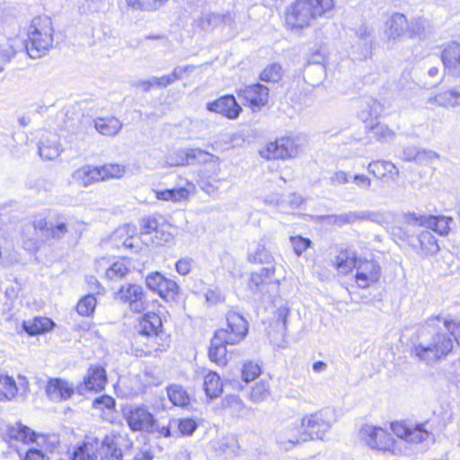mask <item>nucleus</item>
I'll return each instance as SVG.
<instances>
[{"label":"nucleus","mask_w":460,"mask_h":460,"mask_svg":"<svg viewBox=\"0 0 460 460\" xmlns=\"http://www.w3.org/2000/svg\"><path fill=\"white\" fill-rule=\"evenodd\" d=\"M460 344V322L439 315L430 317L420 330V341L411 348V355L427 365H432Z\"/></svg>","instance_id":"1"},{"label":"nucleus","mask_w":460,"mask_h":460,"mask_svg":"<svg viewBox=\"0 0 460 460\" xmlns=\"http://www.w3.org/2000/svg\"><path fill=\"white\" fill-rule=\"evenodd\" d=\"M226 323V328L215 332L208 349L210 360L219 366L226 364V345L239 343L248 332V323L239 313L228 312Z\"/></svg>","instance_id":"2"},{"label":"nucleus","mask_w":460,"mask_h":460,"mask_svg":"<svg viewBox=\"0 0 460 460\" xmlns=\"http://www.w3.org/2000/svg\"><path fill=\"white\" fill-rule=\"evenodd\" d=\"M333 5V0H297L287 9L286 23L292 30L302 29L311 20L331 11Z\"/></svg>","instance_id":"3"},{"label":"nucleus","mask_w":460,"mask_h":460,"mask_svg":"<svg viewBox=\"0 0 460 460\" xmlns=\"http://www.w3.org/2000/svg\"><path fill=\"white\" fill-rule=\"evenodd\" d=\"M53 24L49 16L42 15L32 19L28 29L27 54L31 58H39L53 46Z\"/></svg>","instance_id":"4"},{"label":"nucleus","mask_w":460,"mask_h":460,"mask_svg":"<svg viewBox=\"0 0 460 460\" xmlns=\"http://www.w3.org/2000/svg\"><path fill=\"white\" fill-rule=\"evenodd\" d=\"M334 420L333 411L330 408H325L314 413L305 415L300 420V425L304 429V436L305 438L323 440L325 434L330 431Z\"/></svg>","instance_id":"5"},{"label":"nucleus","mask_w":460,"mask_h":460,"mask_svg":"<svg viewBox=\"0 0 460 460\" xmlns=\"http://www.w3.org/2000/svg\"><path fill=\"white\" fill-rule=\"evenodd\" d=\"M302 141L301 135L280 137L269 143L261 155L269 160L292 158L301 150Z\"/></svg>","instance_id":"6"},{"label":"nucleus","mask_w":460,"mask_h":460,"mask_svg":"<svg viewBox=\"0 0 460 460\" xmlns=\"http://www.w3.org/2000/svg\"><path fill=\"white\" fill-rule=\"evenodd\" d=\"M115 299L128 305L134 313H142L147 309L149 300L144 288L137 284L122 285L115 293Z\"/></svg>","instance_id":"7"},{"label":"nucleus","mask_w":460,"mask_h":460,"mask_svg":"<svg viewBox=\"0 0 460 460\" xmlns=\"http://www.w3.org/2000/svg\"><path fill=\"white\" fill-rule=\"evenodd\" d=\"M52 221H48L44 217H35L31 222L23 225L22 229V240L23 248L29 252H36L42 242L39 232L45 237Z\"/></svg>","instance_id":"8"},{"label":"nucleus","mask_w":460,"mask_h":460,"mask_svg":"<svg viewBox=\"0 0 460 460\" xmlns=\"http://www.w3.org/2000/svg\"><path fill=\"white\" fill-rule=\"evenodd\" d=\"M124 417L132 431H154L155 416L144 404L129 406L124 411Z\"/></svg>","instance_id":"9"},{"label":"nucleus","mask_w":460,"mask_h":460,"mask_svg":"<svg viewBox=\"0 0 460 460\" xmlns=\"http://www.w3.org/2000/svg\"><path fill=\"white\" fill-rule=\"evenodd\" d=\"M430 215L408 212L402 215V225L395 226L392 228L394 237L406 242L415 236L418 233L417 227H426L429 226Z\"/></svg>","instance_id":"10"},{"label":"nucleus","mask_w":460,"mask_h":460,"mask_svg":"<svg viewBox=\"0 0 460 460\" xmlns=\"http://www.w3.org/2000/svg\"><path fill=\"white\" fill-rule=\"evenodd\" d=\"M146 285L165 301L175 300L179 293L178 284L158 271L151 272L146 277Z\"/></svg>","instance_id":"11"},{"label":"nucleus","mask_w":460,"mask_h":460,"mask_svg":"<svg viewBox=\"0 0 460 460\" xmlns=\"http://www.w3.org/2000/svg\"><path fill=\"white\" fill-rule=\"evenodd\" d=\"M243 105H248L253 111L268 103L269 88L260 83L245 85L236 91Z\"/></svg>","instance_id":"12"},{"label":"nucleus","mask_w":460,"mask_h":460,"mask_svg":"<svg viewBox=\"0 0 460 460\" xmlns=\"http://www.w3.org/2000/svg\"><path fill=\"white\" fill-rule=\"evenodd\" d=\"M359 435L372 449L386 451L391 450L394 446L392 435L379 427L365 425L360 429Z\"/></svg>","instance_id":"13"},{"label":"nucleus","mask_w":460,"mask_h":460,"mask_svg":"<svg viewBox=\"0 0 460 460\" xmlns=\"http://www.w3.org/2000/svg\"><path fill=\"white\" fill-rule=\"evenodd\" d=\"M355 269L356 283L359 288H367L379 280L381 268L375 261L358 260Z\"/></svg>","instance_id":"14"},{"label":"nucleus","mask_w":460,"mask_h":460,"mask_svg":"<svg viewBox=\"0 0 460 460\" xmlns=\"http://www.w3.org/2000/svg\"><path fill=\"white\" fill-rule=\"evenodd\" d=\"M324 55L320 49L311 54L305 66L304 78L311 85H319L325 77Z\"/></svg>","instance_id":"15"},{"label":"nucleus","mask_w":460,"mask_h":460,"mask_svg":"<svg viewBox=\"0 0 460 460\" xmlns=\"http://www.w3.org/2000/svg\"><path fill=\"white\" fill-rule=\"evenodd\" d=\"M107 383L106 370L99 365H92L87 370L84 382L77 386V392L83 394L86 391H101Z\"/></svg>","instance_id":"16"},{"label":"nucleus","mask_w":460,"mask_h":460,"mask_svg":"<svg viewBox=\"0 0 460 460\" xmlns=\"http://www.w3.org/2000/svg\"><path fill=\"white\" fill-rule=\"evenodd\" d=\"M300 422L292 423L279 429L276 434V441L286 451L292 449L300 442L307 440L301 431Z\"/></svg>","instance_id":"17"},{"label":"nucleus","mask_w":460,"mask_h":460,"mask_svg":"<svg viewBox=\"0 0 460 460\" xmlns=\"http://www.w3.org/2000/svg\"><path fill=\"white\" fill-rule=\"evenodd\" d=\"M6 437L10 440L22 441L25 444L30 442H35L38 446H41L46 449H52V447L44 446L47 441V436L39 435L37 436L34 431L31 430L28 427L16 423L15 425L8 426L5 430Z\"/></svg>","instance_id":"18"},{"label":"nucleus","mask_w":460,"mask_h":460,"mask_svg":"<svg viewBox=\"0 0 460 460\" xmlns=\"http://www.w3.org/2000/svg\"><path fill=\"white\" fill-rule=\"evenodd\" d=\"M136 339H152L159 336V334L163 332V323L161 317L155 313L145 314L136 326Z\"/></svg>","instance_id":"19"},{"label":"nucleus","mask_w":460,"mask_h":460,"mask_svg":"<svg viewBox=\"0 0 460 460\" xmlns=\"http://www.w3.org/2000/svg\"><path fill=\"white\" fill-rule=\"evenodd\" d=\"M207 109L209 111L222 114L230 119H236L243 111L234 96L231 94L224 95L211 102H208Z\"/></svg>","instance_id":"20"},{"label":"nucleus","mask_w":460,"mask_h":460,"mask_svg":"<svg viewBox=\"0 0 460 460\" xmlns=\"http://www.w3.org/2000/svg\"><path fill=\"white\" fill-rule=\"evenodd\" d=\"M441 60L448 74L460 78V43L452 41L447 44L441 53Z\"/></svg>","instance_id":"21"},{"label":"nucleus","mask_w":460,"mask_h":460,"mask_svg":"<svg viewBox=\"0 0 460 460\" xmlns=\"http://www.w3.org/2000/svg\"><path fill=\"white\" fill-rule=\"evenodd\" d=\"M75 387L62 378H50L46 385L48 397L54 402L66 401L72 397Z\"/></svg>","instance_id":"22"},{"label":"nucleus","mask_w":460,"mask_h":460,"mask_svg":"<svg viewBox=\"0 0 460 460\" xmlns=\"http://www.w3.org/2000/svg\"><path fill=\"white\" fill-rule=\"evenodd\" d=\"M413 249L420 248L425 256L436 254L439 246L436 237L429 230H421L406 241Z\"/></svg>","instance_id":"23"},{"label":"nucleus","mask_w":460,"mask_h":460,"mask_svg":"<svg viewBox=\"0 0 460 460\" xmlns=\"http://www.w3.org/2000/svg\"><path fill=\"white\" fill-rule=\"evenodd\" d=\"M358 116L362 121L378 118L384 111V105L372 96H363L358 101Z\"/></svg>","instance_id":"24"},{"label":"nucleus","mask_w":460,"mask_h":460,"mask_svg":"<svg viewBox=\"0 0 460 460\" xmlns=\"http://www.w3.org/2000/svg\"><path fill=\"white\" fill-rule=\"evenodd\" d=\"M56 326L55 322L44 316H35L32 319L22 321V331L29 336H36L49 332Z\"/></svg>","instance_id":"25"},{"label":"nucleus","mask_w":460,"mask_h":460,"mask_svg":"<svg viewBox=\"0 0 460 460\" xmlns=\"http://www.w3.org/2000/svg\"><path fill=\"white\" fill-rule=\"evenodd\" d=\"M274 267L261 268L259 272H252L250 278L249 288L254 293L266 292V287L273 283Z\"/></svg>","instance_id":"26"},{"label":"nucleus","mask_w":460,"mask_h":460,"mask_svg":"<svg viewBox=\"0 0 460 460\" xmlns=\"http://www.w3.org/2000/svg\"><path fill=\"white\" fill-rule=\"evenodd\" d=\"M367 170L378 179H390L394 181L399 177V170L389 161L376 160L368 164Z\"/></svg>","instance_id":"27"},{"label":"nucleus","mask_w":460,"mask_h":460,"mask_svg":"<svg viewBox=\"0 0 460 460\" xmlns=\"http://www.w3.org/2000/svg\"><path fill=\"white\" fill-rule=\"evenodd\" d=\"M22 47V41L19 38L0 34V64L10 63Z\"/></svg>","instance_id":"28"},{"label":"nucleus","mask_w":460,"mask_h":460,"mask_svg":"<svg viewBox=\"0 0 460 460\" xmlns=\"http://www.w3.org/2000/svg\"><path fill=\"white\" fill-rule=\"evenodd\" d=\"M61 145L58 136L49 134V136L42 137L39 144V154L46 160H54L61 153Z\"/></svg>","instance_id":"29"},{"label":"nucleus","mask_w":460,"mask_h":460,"mask_svg":"<svg viewBox=\"0 0 460 460\" xmlns=\"http://www.w3.org/2000/svg\"><path fill=\"white\" fill-rule=\"evenodd\" d=\"M101 172L98 166L84 165L73 173V179L83 187H88L93 183L101 181Z\"/></svg>","instance_id":"30"},{"label":"nucleus","mask_w":460,"mask_h":460,"mask_svg":"<svg viewBox=\"0 0 460 460\" xmlns=\"http://www.w3.org/2000/svg\"><path fill=\"white\" fill-rule=\"evenodd\" d=\"M427 104L448 108L456 107L460 104V91L457 89H450L441 92L427 100Z\"/></svg>","instance_id":"31"},{"label":"nucleus","mask_w":460,"mask_h":460,"mask_svg":"<svg viewBox=\"0 0 460 460\" xmlns=\"http://www.w3.org/2000/svg\"><path fill=\"white\" fill-rule=\"evenodd\" d=\"M408 21L404 14L394 13L386 22V34L390 39H396L407 32Z\"/></svg>","instance_id":"32"},{"label":"nucleus","mask_w":460,"mask_h":460,"mask_svg":"<svg viewBox=\"0 0 460 460\" xmlns=\"http://www.w3.org/2000/svg\"><path fill=\"white\" fill-rule=\"evenodd\" d=\"M187 186L173 188V189H166L164 190L156 191V198L161 200L166 201H173L180 202L188 199L190 195V188L194 189V185L190 182H187Z\"/></svg>","instance_id":"33"},{"label":"nucleus","mask_w":460,"mask_h":460,"mask_svg":"<svg viewBox=\"0 0 460 460\" xmlns=\"http://www.w3.org/2000/svg\"><path fill=\"white\" fill-rule=\"evenodd\" d=\"M178 156L181 159L178 165L193 164L196 163H206L212 156L209 153L199 148L181 150Z\"/></svg>","instance_id":"34"},{"label":"nucleus","mask_w":460,"mask_h":460,"mask_svg":"<svg viewBox=\"0 0 460 460\" xmlns=\"http://www.w3.org/2000/svg\"><path fill=\"white\" fill-rule=\"evenodd\" d=\"M357 262L358 260L354 252L348 249H342L335 257L333 265L339 272L346 274L355 268Z\"/></svg>","instance_id":"35"},{"label":"nucleus","mask_w":460,"mask_h":460,"mask_svg":"<svg viewBox=\"0 0 460 460\" xmlns=\"http://www.w3.org/2000/svg\"><path fill=\"white\" fill-rule=\"evenodd\" d=\"M99 440L84 442L73 453L72 460H97Z\"/></svg>","instance_id":"36"},{"label":"nucleus","mask_w":460,"mask_h":460,"mask_svg":"<svg viewBox=\"0 0 460 460\" xmlns=\"http://www.w3.org/2000/svg\"><path fill=\"white\" fill-rule=\"evenodd\" d=\"M98 453L101 460H122V450L119 448L109 437L100 443L98 447Z\"/></svg>","instance_id":"37"},{"label":"nucleus","mask_w":460,"mask_h":460,"mask_svg":"<svg viewBox=\"0 0 460 460\" xmlns=\"http://www.w3.org/2000/svg\"><path fill=\"white\" fill-rule=\"evenodd\" d=\"M321 218L328 225L343 226L345 225L353 224L358 220H363L366 217L363 213L350 211L341 215H324L322 216Z\"/></svg>","instance_id":"38"},{"label":"nucleus","mask_w":460,"mask_h":460,"mask_svg":"<svg viewBox=\"0 0 460 460\" xmlns=\"http://www.w3.org/2000/svg\"><path fill=\"white\" fill-rule=\"evenodd\" d=\"M204 391L210 399L217 398L223 392V383L216 372L210 371L204 376Z\"/></svg>","instance_id":"39"},{"label":"nucleus","mask_w":460,"mask_h":460,"mask_svg":"<svg viewBox=\"0 0 460 460\" xmlns=\"http://www.w3.org/2000/svg\"><path fill=\"white\" fill-rule=\"evenodd\" d=\"M96 130L102 135L115 136L121 129L122 124L114 117L98 118L94 121Z\"/></svg>","instance_id":"40"},{"label":"nucleus","mask_w":460,"mask_h":460,"mask_svg":"<svg viewBox=\"0 0 460 460\" xmlns=\"http://www.w3.org/2000/svg\"><path fill=\"white\" fill-rule=\"evenodd\" d=\"M19 391L15 380L6 374H0V402L10 401Z\"/></svg>","instance_id":"41"},{"label":"nucleus","mask_w":460,"mask_h":460,"mask_svg":"<svg viewBox=\"0 0 460 460\" xmlns=\"http://www.w3.org/2000/svg\"><path fill=\"white\" fill-rule=\"evenodd\" d=\"M59 443L58 438L56 435H49L47 436V441L45 442L44 446H48L53 448L49 449V451H52L55 449L56 446ZM38 449L35 447L29 448L26 451L25 456L23 460H49L48 456L43 453V450L48 451L45 447H42Z\"/></svg>","instance_id":"42"},{"label":"nucleus","mask_w":460,"mask_h":460,"mask_svg":"<svg viewBox=\"0 0 460 460\" xmlns=\"http://www.w3.org/2000/svg\"><path fill=\"white\" fill-rule=\"evenodd\" d=\"M167 394L172 404L184 407L190 402V396L185 389L179 385H171L167 387Z\"/></svg>","instance_id":"43"},{"label":"nucleus","mask_w":460,"mask_h":460,"mask_svg":"<svg viewBox=\"0 0 460 460\" xmlns=\"http://www.w3.org/2000/svg\"><path fill=\"white\" fill-rule=\"evenodd\" d=\"M248 259L252 262L270 263L272 256L265 248L264 243H258L249 249Z\"/></svg>","instance_id":"44"},{"label":"nucleus","mask_w":460,"mask_h":460,"mask_svg":"<svg viewBox=\"0 0 460 460\" xmlns=\"http://www.w3.org/2000/svg\"><path fill=\"white\" fill-rule=\"evenodd\" d=\"M452 222L453 218L450 217L430 215L428 229H431L440 235H447L450 230V223Z\"/></svg>","instance_id":"45"},{"label":"nucleus","mask_w":460,"mask_h":460,"mask_svg":"<svg viewBox=\"0 0 460 460\" xmlns=\"http://www.w3.org/2000/svg\"><path fill=\"white\" fill-rule=\"evenodd\" d=\"M356 35L360 41L362 48L358 56L359 59H366L371 53V40L369 39V30L366 25H361L357 31Z\"/></svg>","instance_id":"46"},{"label":"nucleus","mask_w":460,"mask_h":460,"mask_svg":"<svg viewBox=\"0 0 460 460\" xmlns=\"http://www.w3.org/2000/svg\"><path fill=\"white\" fill-rule=\"evenodd\" d=\"M283 76L282 66L278 63L268 65L261 73L260 79L266 83H278Z\"/></svg>","instance_id":"47"},{"label":"nucleus","mask_w":460,"mask_h":460,"mask_svg":"<svg viewBox=\"0 0 460 460\" xmlns=\"http://www.w3.org/2000/svg\"><path fill=\"white\" fill-rule=\"evenodd\" d=\"M67 233V226L64 221L63 216H58L56 222H51L48 229V233L45 235L46 238H51L54 240H60L65 237Z\"/></svg>","instance_id":"48"},{"label":"nucleus","mask_w":460,"mask_h":460,"mask_svg":"<svg viewBox=\"0 0 460 460\" xmlns=\"http://www.w3.org/2000/svg\"><path fill=\"white\" fill-rule=\"evenodd\" d=\"M429 28V22L424 18H417L408 22L407 33L411 38L418 37L421 39L425 37L427 29Z\"/></svg>","instance_id":"49"},{"label":"nucleus","mask_w":460,"mask_h":460,"mask_svg":"<svg viewBox=\"0 0 460 460\" xmlns=\"http://www.w3.org/2000/svg\"><path fill=\"white\" fill-rule=\"evenodd\" d=\"M96 307V298L93 295H86L82 297L76 305L77 313L82 316H90Z\"/></svg>","instance_id":"50"},{"label":"nucleus","mask_w":460,"mask_h":460,"mask_svg":"<svg viewBox=\"0 0 460 460\" xmlns=\"http://www.w3.org/2000/svg\"><path fill=\"white\" fill-rule=\"evenodd\" d=\"M129 270L123 261H117L107 269L105 276L111 280H119L125 277Z\"/></svg>","instance_id":"51"},{"label":"nucleus","mask_w":460,"mask_h":460,"mask_svg":"<svg viewBox=\"0 0 460 460\" xmlns=\"http://www.w3.org/2000/svg\"><path fill=\"white\" fill-rule=\"evenodd\" d=\"M166 0H126L128 6L135 10L153 11L160 7Z\"/></svg>","instance_id":"52"},{"label":"nucleus","mask_w":460,"mask_h":460,"mask_svg":"<svg viewBox=\"0 0 460 460\" xmlns=\"http://www.w3.org/2000/svg\"><path fill=\"white\" fill-rule=\"evenodd\" d=\"M99 171L101 172V181H105L111 178L121 177L125 172V167L116 164H110L99 167Z\"/></svg>","instance_id":"53"},{"label":"nucleus","mask_w":460,"mask_h":460,"mask_svg":"<svg viewBox=\"0 0 460 460\" xmlns=\"http://www.w3.org/2000/svg\"><path fill=\"white\" fill-rule=\"evenodd\" d=\"M261 374V367L257 363L248 361L243 364L242 368V379L245 383H250L256 379Z\"/></svg>","instance_id":"54"},{"label":"nucleus","mask_w":460,"mask_h":460,"mask_svg":"<svg viewBox=\"0 0 460 460\" xmlns=\"http://www.w3.org/2000/svg\"><path fill=\"white\" fill-rule=\"evenodd\" d=\"M429 432L424 429L423 425L419 424L414 428H410L408 435H406V441L411 443H420L427 439Z\"/></svg>","instance_id":"55"},{"label":"nucleus","mask_w":460,"mask_h":460,"mask_svg":"<svg viewBox=\"0 0 460 460\" xmlns=\"http://www.w3.org/2000/svg\"><path fill=\"white\" fill-rule=\"evenodd\" d=\"M369 133L376 140H386L394 137V133L385 124L376 123L369 128Z\"/></svg>","instance_id":"56"},{"label":"nucleus","mask_w":460,"mask_h":460,"mask_svg":"<svg viewBox=\"0 0 460 460\" xmlns=\"http://www.w3.org/2000/svg\"><path fill=\"white\" fill-rule=\"evenodd\" d=\"M196 420L190 418L178 420V429L182 436H191L197 429Z\"/></svg>","instance_id":"57"},{"label":"nucleus","mask_w":460,"mask_h":460,"mask_svg":"<svg viewBox=\"0 0 460 460\" xmlns=\"http://www.w3.org/2000/svg\"><path fill=\"white\" fill-rule=\"evenodd\" d=\"M141 234H149L152 233L155 234V238H158V222L155 217H148L142 219L141 222Z\"/></svg>","instance_id":"58"},{"label":"nucleus","mask_w":460,"mask_h":460,"mask_svg":"<svg viewBox=\"0 0 460 460\" xmlns=\"http://www.w3.org/2000/svg\"><path fill=\"white\" fill-rule=\"evenodd\" d=\"M115 399L106 394L95 398L93 402V408L101 411H103L104 409L113 410L115 408Z\"/></svg>","instance_id":"59"},{"label":"nucleus","mask_w":460,"mask_h":460,"mask_svg":"<svg viewBox=\"0 0 460 460\" xmlns=\"http://www.w3.org/2000/svg\"><path fill=\"white\" fill-rule=\"evenodd\" d=\"M291 242L296 255L300 256L310 245L312 242L309 238L302 236L292 237Z\"/></svg>","instance_id":"60"},{"label":"nucleus","mask_w":460,"mask_h":460,"mask_svg":"<svg viewBox=\"0 0 460 460\" xmlns=\"http://www.w3.org/2000/svg\"><path fill=\"white\" fill-rule=\"evenodd\" d=\"M193 260L190 258H181L175 264L176 271L182 276L190 273L192 267Z\"/></svg>","instance_id":"61"},{"label":"nucleus","mask_w":460,"mask_h":460,"mask_svg":"<svg viewBox=\"0 0 460 460\" xmlns=\"http://www.w3.org/2000/svg\"><path fill=\"white\" fill-rule=\"evenodd\" d=\"M221 183V181L216 179V178H211L210 180L205 181H200V187L203 190H205L207 193L208 194H212L216 191H217L220 188L219 184Z\"/></svg>","instance_id":"62"},{"label":"nucleus","mask_w":460,"mask_h":460,"mask_svg":"<svg viewBox=\"0 0 460 460\" xmlns=\"http://www.w3.org/2000/svg\"><path fill=\"white\" fill-rule=\"evenodd\" d=\"M268 394L269 391L264 384L256 385L251 392V397L254 401L263 400Z\"/></svg>","instance_id":"63"},{"label":"nucleus","mask_w":460,"mask_h":460,"mask_svg":"<svg viewBox=\"0 0 460 460\" xmlns=\"http://www.w3.org/2000/svg\"><path fill=\"white\" fill-rule=\"evenodd\" d=\"M420 155L415 146H406L403 148L401 158L404 161L411 162L416 160Z\"/></svg>","instance_id":"64"}]
</instances>
